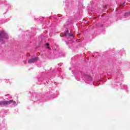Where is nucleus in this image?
Listing matches in <instances>:
<instances>
[{
    "label": "nucleus",
    "mask_w": 130,
    "mask_h": 130,
    "mask_svg": "<svg viewBox=\"0 0 130 130\" xmlns=\"http://www.w3.org/2000/svg\"><path fill=\"white\" fill-rule=\"evenodd\" d=\"M11 103L16 104V102L13 100L2 101L0 102V105L2 106H5V105H9V104H11Z\"/></svg>",
    "instance_id": "1"
},
{
    "label": "nucleus",
    "mask_w": 130,
    "mask_h": 130,
    "mask_svg": "<svg viewBox=\"0 0 130 130\" xmlns=\"http://www.w3.org/2000/svg\"><path fill=\"white\" fill-rule=\"evenodd\" d=\"M3 38H8V35L5 33L4 30L0 31V41H2V39Z\"/></svg>",
    "instance_id": "2"
},
{
    "label": "nucleus",
    "mask_w": 130,
    "mask_h": 130,
    "mask_svg": "<svg viewBox=\"0 0 130 130\" xmlns=\"http://www.w3.org/2000/svg\"><path fill=\"white\" fill-rule=\"evenodd\" d=\"M38 59V58L37 57H36L34 59H30L28 60V62L29 63H31V62H35Z\"/></svg>",
    "instance_id": "3"
},
{
    "label": "nucleus",
    "mask_w": 130,
    "mask_h": 130,
    "mask_svg": "<svg viewBox=\"0 0 130 130\" xmlns=\"http://www.w3.org/2000/svg\"><path fill=\"white\" fill-rule=\"evenodd\" d=\"M126 15H130V13L128 12V13H125V16H126Z\"/></svg>",
    "instance_id": "4"
},
{
    "label": "nucleus",
    "mask_w": 130,
    "mask_h": 130,
    "mask_svg": "<svg viewBox=\"0 0 130 130\" xmlns=\"http://www.w3.org/2000/svg\"><path fill=\"white\" fill-rule=\"evenodd\" d=\"M47 46H48V45H49V44H48V43L46 44Z\"/></svg>",
    "instance_id": "5"
},
{
    "label": "nucleus",
    "mask_w": 130,
    "mask_h": 130,
    "mask_svg": "<svg viewBox=\"0 0 130 130\" xmlns=\"http://www.w3.org/2000/svg\"><path fill=\"white\" fill-rule=\"evenodd\" d=\"M47 48H48V49H50V48H49V47H47Z\"/></svg>",
    "instance_id": "6"
},
{
    "label": "nucleus",
    "mask_w": 130,
    "mask_h": 130,
    "mask_svg": "<svg viewBox=\"0 0 130 130\" xmlns=\"http://www.w3.org/2000/svg\"><path fill=\"white\" fill-rule=\"evenodd\" d=\"M70 36H73V35H70Z\"/></svg>",
    "instance_id": "7"
}]
</instances>
